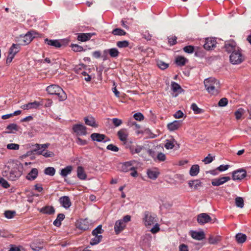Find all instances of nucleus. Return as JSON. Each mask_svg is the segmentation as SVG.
I'll list each match as a JSON object with an SVG mask.
<instances>
[{
  "instance_id": "obj_1",
  "label": "nucleus",
  "mask_w": 251,
  "mask_h": 251,
  "mask_svg": "<svg viewBox=\"0 0 251 251\" xmlns=\"http://www.w3.org/2000/svg\"><path fill=\"white\" fill-rule=\"evenodd\" d=\"M206 90L211 95H217L219 94L220 89V83L219 80L214 77H209L204 81Z\"/></svg>"
},
{
  "instance_id": "obj_2",
  "label": "nucleus",
  "mask_w": 251,
  "mask_h": 251,
  "mask_svg": "<svg viewBox=\"0 0 251 251\" xmlns=\"http://www.w3.org/2000/svg\"><path fill=\"white\" fill-rule=\"evenodd\" d=\"M46 90L49 94L55 95L59 101H63L67 99L66 94L58 85H50L47 87Z\"/></svg>"
},
{
  "instance_id": "obj_3",
  "label": "nucleus",
  "mask_w": 251,
  "mask_h": 251,
  "mask_svg": "<svg viewBox=\"0 0 251 251\" xmlns=\"http://www.w3.org/2000/svg\"><path fill=\"white\" fill-rule=\"evenodd\" d=\"M38 33L34 31L31 30L26 33L25 35H21L19 38L20 45L25 46L29 44L35 37Z\"/></svg>"
},
{
  "instance_id": "obj_4",
  "label": "nucleus",
  "mask_w": 251,
  "mask_h": 251,
  "mask_svg": "<svg viewBox=\"0 0 251 251\" xmlns=\"http://www.w3.org/2000/svg\"><path fill=\"white\" fill-rule=\"evenodd\" d=\"M230 62L233 64H240L245 60V56L242 53L241 49L233 52L229 56Z\"/></svg>"
},
{
  "instance_id": "obj_5",
  "label": "nucleus",
  "mask_w": 251,
  "mask_h": 251,
  "mask_svg": "<svg viewBox=\"0 0 251 251\" xmlns=\"http://www.w3.org/2000/svg\"><path fill=\"white\" fill-rule=\"evenodd\" d=\"M216 220V219H215L214 221H213L211 217L205 213H201L197 216V222L201 225L208 223H213Z\"/></svg>"
},
{
  "instance_id": "obj_6",
  "label": "nucleus",
  "mask_w": 251,
  "mask_h": 251,
  "mask_svg": "<svg viewBox=\"0 0 251 251\" xmlns=\"http://www.w3.org/2000/svg\"><path fill=\"white\" fill-rule=\"evenodd\" d=\"M69 40L68 39H64L63 40L59 41L58 40H50L46 38L45 39V43H47L48 45L51 46H53L55 48H60L62 46H65L67 45L69 43Z\"/></svg>"
},
{
  "instance_id": "obj_7",
  "label": "nucleus",
  "mask_w": 251,
  "mask_h": 251,
  "mask_svg": "<svg viewBox=\"0 0 251 251\" xmlns=\"http://www.w3.org/2000/svg\"><path fill=\"white\" fill-rule=\"evenodd\" d=\"M224 48L226 52L231 53L241 49L237 46L236 43L233 40L226 41L224 45Z\"/></svg>"
},
{
  "instance_id": "obj_8",
  "label": "nucleus",
  "mask_w": 251,
  "mask_h": 251,
  "mask_svg": "<svg viewBox=\"0 0 251 251\" xmlns=\"http://www.w3.org/2000/svg\"><path fill=\"white\" fill-rule=\"evenodd\" d=\"M86 127L82 124H75L73 126V130L77 135H85L87 134Z\"/></svg>"
},
{
  "instance_id": "obj_9",
  "label": "nucleus",
  "mask_w": 251,
  "mask_h": 251,
  "mask_svg": "<svg viewBox=\"0 0 251 251\" xmlns=\"http://www.w3.org/2000/svg\"><path fill=\"white\" fill-rule=\"evenodd\" d=\"M216 40L215 38L210 37L205 39V44L203 45V48L206 50H211L216 47Z\"/></svg>"
},
{
  "instance_id": "obj_10",
  "label": "nucleus",
  "mask_w": 251,
  "mask_h": 251,
  "mask_svg": "<svg viewBox=\"0 0 251 251\" xmlns=\"http://www.w3.org/2000/svg\"><path fill=\"white\" fill-rule=\"evenodd\" d=\"M247 172L244 169H239L234 171L232 173V179L235 180H242L246 177Z\"/></svg>"
},
{
  "instance_id": "obj_11",
  "label": "nucleus",
  "mask_w": 251,
  "mask_h": 251,
  "mask_svg": "<svg viewBox=\"0 0 251 251\" xmlns=\"http://www.w3.org/2000/svg\"><path fill=\"white\" fill-rule=\"evenodd\" d=\"M155 217L149 211H145L143 221L146 226H151L154 223Z\"/></svg>"
},
{
  "instance_id": "obj_12",
  "label": "nucleus",
  "mask_w": 251,
  "mask_h": 251,
  "mask_svg": "<svg viewBox=\"0 0 251 251\" xmlns=\"http://www.w3.org/2000/svg\"><path fill=\"white\" fill-rule=\"evenodd\" d=\"M126 224L123 222L121 220L116 222L114 226V230L116 234L118 235L126 227Z\"/></svg>"
},
{
  "instance_id": "obj_13",
  "label": "nucleus",
  "mask_w": 251,
  "mask_h": 251,
  "mask_svg": "<svg viewBox=\"0 0 251 251\" xmlns=\"http://www.w3.org/2000/svg\"><path fill=\"white\" fill-rule=\"evenodd\" d=\"M230 180L229 176H224L218 178H215L212 180L211 184L213 186H218L222 185Z\"/></svg>"
},
{
  "instance_id": "obj_14",
  "label": "nucleus",
  "mask_w": 251,
  "mask_h": 251,
  "mask_svg": "<svg viewBox=\"0 0 251 251\" xmlns=\"http://www.w3.org/2000/svg\"><path fill=\"white\" fill-rule=\"evenodd\" d=\"M89 223L87 219H80L76 224V227L79 229L85 231L89 228Z\"/></svg>"
},
{
  "instance_id": "obj_15",
  "label": "nucleus",
  "mask_w": 251,
  "mask_h": 251,
  "mask_svg": "<svg viewBox=\"0 0 251 251\" xmlns=\"http://www.w3.org/2000/svg\"><path fill=\"white\" fill-rule=\"evenodd\" d=\"M95 34V33H80L78 34L77 39L81 42H86Z\"/></svg>"
},
{
  "instance_id": "obj_16",
  "label": "nucleus",
  "mask_w": 251,
  "mask_h": 251,
  "mask_svg": "<svg viewBox=\"0 0 251 251\" xmlns=\"http://www.w3.org/2000/svg\"><path fill=\"white\" fill-rule=\"evenodd\" d=\"M43 103L41 102L34 101L32 102H29L26 104H24L21 106V108L24 110H28L30 109H37L40 106L42 105Z\"/></svg>"
},
{
  "instance_id": "obj_17",
  "label": "nucleus",
  "mask_w": 251,
  "mask_h": 251,
  "mask_svg": "<svg viewBox=\"0 0 251 251\" xmlns=\"http://www.w3.org/2000/svg\"><path fill=\"white\" fill-rule=\"evenodd\" d=\"M59 201L61 205L66 209L69 208L72 204L71 200L68 196H63L59 198Z\"/></svg>"
},
{
  "instance_id": "obj_18",
  "label": "nucleus",
  "mask_w": 251,
  "mask_h": 251,
  "mask_svg": "<svg viewBox=\"0 0 251 251\" xmlns=\"http://www.w3.org/2000/svg\"><path fill=\"white\" fill-rule=\"evenodd\" d=\"M120 165L121 166V170L124 172H127L133 169L132 161L126 162L124 163L120 164Z\"/></svg>"
},
{
  "instance_id": "obj_19",
  "label": "nucleus",
  "mask_w": 251,
  "mask_h": 251,
  "mask_svg": "<svg viewBox=\"0 0 251 251\" xmlns=\"http://www.w3.org/2000/svg\"><path fill=\"white\" fill-rule=\"evenodd\" d=\"M40 213L48 215H52L55 213V209L52 206L46 205L39 209Z\"/></svg>"
},
{
  "instance_id": "obj_20",
  "label": "nucleus",
  "mask_w": 251,
  "mask_h": 251,
  "mask_svg": "<svg viewBox=\"0 0 251 251\" xmlns=\"http://www.w3.org/2000/svg\"><path fill=\"white\" fill-rule=\"evenodd\" d=\"M128 132L126 128H122L117 132L119 139L123 142L126 141L128 137Z\"/></svg>"
},
{
  "instance_id": "obj_21",
  "label": "nucleus",
  "mask_w": 251,
  "mask_h": 251,
  "mask_svg": "<svg viewBox=\"0 0 251 251\" xmlns=\"http://www.w3.org/2000/svg\"><path fill=\"white\" fill-rule=\"evenodd\" d=\"M38 170L36 168H32L30 172L26 176V179L30 181L35 180L38 176Z\"/></svg>"
},
{
  "instance_id": "obj_22",
  "label": "nucleus",
  "mask_w": 251,
  "mask_h": 251,
  "mask_svg": "<svg viewBox=\"0 0 251 251\" xmlns=\"http://www.w3.org/2000/svg\"><path fill=\"white\" fill-rule=\"evenodd\" d=\"M181 125V122L180 121H175L172 123L168 124L167 127L170 131H174L178 129Z\"/></svg>"
},
{
  "instance_id": "obj_23",
  "label": "nucleus",
  "mask_w": 251,
  "mask_h": 251,
  "mask_svg": "<svg viewBox=\"0 0 251 251\" xmlns=\"http://www.w3.org/2000/svg\"><path fill=\"white\" fill-rule=\"evenodd\" d=\"M104 54H109L110 56L112 58H117L120 52L116 48H111L108 50H105L103 51Z\"/></svg>"
},
{
  "instance_id": "obj_24",
  "label": "nucleus",
  "mask_w": 251,
  "mask_h": 251,
  "mask_svg": "<svg viewBox=\"0 0 251 251\" xmlns=\"http://www.w3.org/2000/svg\"><path fill=\"white\" fill-rule=\"evenodd\" d=\"M127 148L129 149L130 153L132 154L135 153H140L141 151L144 148V147L142 146H139V145H129Z\"/></svg>"
},
{
  "instance_id": "obj_25",
  "label": "nucleus",
  "mask_w": 251,
  "mask_h": 251,
  "mask_svg": "<svg viewBox=\"0 0 251 251\" xmlns=\"http://www.w3.org/2000/svg\"><path fill=\"white\" fill-rule=\"evenodd\" d=\"M91 138L94 141L101 142L106 138L104 134L98 133H93L91 135Z\"/></svg>"
},
{
  "instance_id": "obj_26",
  "label": "nucleus",
  "mask_w": 251,
  "mask_h": 251,
  "mask_svg": "<svg viewBox=\"0 0 251 251\" xmlns=\"http://www.w3.org/2000/svg\"><path fill=\"white\" fill-rule=\"evenodd\" d=\"M191 235L193 238L198 240H201L205 238V234L203 231H193Z\"/></svg>"
},
{
  "instance_id": "obj_27",
  "label": "nucleus",
  "mask_w": 251,
  "mask_h": 251,
  "mask_svg": "<svg viewBox=\"0 0 251 251\" xmlns=\"http://www.w3.org/2000/svg\"><path fill=\"white\" fill-rule=\"evenodd\" d=\"M77 176L81 180H85L87 178V175L85 172L84 168L82 166H78L77 168Z\"/></svg>"
},
{
  "instance_id": "obj_28",
  "label": "nucleus",
  "mask_w": 251,
  "mask_h": 251,
  "mask_svg": "<svg viewBox=\"0 0 251 251\" xmlns=\"http://www.w3.org/2000/svg\"><path fill=\"white\" fill-rule=\"evenodd\" d=\"M188 62V60L182 56H178L175 60L176 63L179 66H184Z\"/></svg>"
},
{
  "instance_id": "obj_29",
  "label": "nucleus",
  "mask_w": 251,
  "mask_h": 251,
  "mask_svg": "<svg viewBox=\"0 0 251 251\" xmlns=\"http://www.w3.org/2000/svg\"><path fill=\"white\" fill-rule=\"evenodd\" d=\"M20 50V46L19 44H13L10 48L8 53L12 56H14L18 53Z\"/></svg>"
},
{
  "instance_id": "obj_30",
  "label": "nucleus",
  "mask_w": 251,
  "mask_h": 251,
  "mask_svg": "<svg viewBox=\"0 0 251 251\" xmlns=\"http://www.w3.org/2000/svg\"><path fill=\"white\" fill-rule=\"evenodd\" d=\"M85 123L88 126L96 127L98 125L96 124L95 118L93 117H87L84 119Z\"/></svg>"
},
{
  "instance_id": "obj_31",
  "label": "nucleus",
  "mask_w": 251,
  "mask_h": 251,
  "mask_svg": "<svg viewBox=\"0 0 251 251\" xmlns=\"http://www.w3.org/2000/svg\"><path fill=\"white\" fill-rule=\"evenodd\" d=\"M221 240L222 237L219 235H216L215 236L210 235L208 238V242L211 244H216L220 242Z\"/></svg>"
},
{
  "instance_id": "obj_32",
  "label": "nucleus",
  "mask_w": 251,
  "mask_h": 251,
  "mask_svg": "<svg viewBox=\"0 0 251 251\" xmlns=\"http://www.w3.org/2000/svg\"><path fill=\"white\" fill-rule=\"evenodd\" d=\"M65 218V215L63 213H60L58 214L57 218L53 222V225L57 226L59 227L61 225V221H62Z\"/></svg>"
},
{
  "instance_id": "obj_33",
  "label": "nucleus",
  "mask_w": 251,
  "mask_h": 251,
  "mask_svg": "<svg viewBox=\"0 0 251 251\" xmlns=\"http://www.w3.org/2000/svg\"><path fill=\"white\" fill-rule=\"evenodd\" d=\"M73 170V167L72 166H68L65 168L62 169L61 171L60 175L63 177H65L67 175L70 174Z\"/></svg>"
},
{
  "instance_id": "obj_34",
  "label": "nucleus",
  "mask_w": 251,
  "mask_h": 251,
  "mask_svg": "<svg viewBox=\"0 0 251 251\" xmlns=\"http://www.w3.org/2000/svg\"><path fill=\"white\" fill-rule=\"evenodd\" d=\"M159 173L156 171L152 170H148L147 171V175L148 177L152 179H155L157 178Z\"/></svg>"
},
{
  "instance_id": "obj_35",
  "label": "nucleus",
  "mask_w": 251,
  "mask_h": 251,
  "mask_svg": "<svg viewBox=\"0 0 251 251\" xmlns=\"http://www.w3.org/2000/svg\"><path fill=\"white\" fill-rule=\"evenodd\" d=\"M199 166L198 165H193L190 168L189 173L191 176H197L199 173Z\"/></svg>"
},
{
  "instance_id": "obj_36",
  "label": "nucleus",
  "mask_w": 251,
  "mask_h": 251,
  "mask_svg": "<svg viewBox=\"0 0 251 251\" xmlns=\"http://www.w3.org/2000/svg\"><path fill=\"white\" fill-rule=\"evenodd\" d=\"M236 239L238 243H243L247 239V236L245 234L239 233L236 235Z\"/></svg>"
},
{
  "instance_id": "obj_37",
  "label": "nucleus",
  "mask_w": 251,
  "mask_h": 251,
  "mask_svg": "<svg viewBox=\"0 0 251 251\" xmlns=\"http://www.w3.org/2000/svg\"><path fill=\"white\" fill-rule=\"evenodd\" d=\"M36 154L38 155H43L46 157H53L54 155L53 152L48 151H45L44 150L41 151H38Z\"/></svg>"
},
{
  "instance_id": "obj_38",
  "label": "nucleus",
  "mask_w": 251,
  "mask_h": 251,
  "mask_svg": "<svg viewBox=\"0 0 251 251\" xmlns=\"http://www.w3.org/2000/svg\"><path fill=\"white\" fill-rule=\"evenodd\" d=\"M6 129L9 130L8 131H6L4 132L6 133H13V130L15 131H18V127L17 125L15 124H11L9 125L6 127Z\"/></svg>"
},
{
  "instance_id": "obj_39",
  "label": "nucleus",
  "mask_w": 251,
  "mask_h": 251,
  "mask_svg": "<svg viewBox=\"0 0 251 251\" xmlns=\"http://www.w3.org/2000/svg\"><path fill=\"white\" fill-rule=\"evenodd\" d=\"M95 236V237L94 238L91 239L90 243V245L92 246L99 244L102 239V236L101 235Z\"/></svg>"
},
{
  "instance_id": "obj_40",
  "label": "nucleus",
  "mask_w": 251,
  "mask_h": 251,
  "mask_svg": "<svg viewBox=\"0 0 251 251\" xmlns=\"http://www.w3.org/2000/svg\"><path fill=\"white\" fill-rule=\"evenodd\" d=\"M112 34L114 35L123 36L125 35L126 33L123 29L119 28L114 29L112 31Z\"/></svg>"
},
{
  "instance_id": "obj_41",
  "label": "nucleus",
  "mask_w": 251,
  "mask_h": 251,
  "mask_svg": "<svg viewBox=\"0 0 251 251\" xmlns=\"http://www.w3.org/2000/svg\"><path fill=\"white\" fill-rule=\"evenodd\" d=\"M235 202L236 205L240 208H243L244 205V201L243 198L242 197H238L235 198Z\"/></svg>"
},
{
  "instance_id": "obj_42",
  "label": "nucleus",
  "mask_w": 251,
  "mask_h": 251,
  "mask_svg": "<svg viewBox=\"0 0 251 251\" xmlns=\"http://www.w3.org/2000/svg\"><path fill=\"white\" fill-rule=\"evenodd\" d=\"M55 173V170L53 167H49L44 170V173L50 176H53Z\"/></svg>"
},
{
  "instance_id": "obj_43",
  "label": "nucleus",
  "mask_w": 251,
  "mask_h": 251,
  "mask_svg": "<svg viewBox=\"0 0 251 251\" xmlns=\"http://www.w3.org/2000/svg\"><path fill=\"white\" fill-rule=\"evenodd\" d=\"M175 141L174 139L173 140H166L164 147L166 149L168 150L172 149L175 146Z\"/></svg>"
},
{
  "instance_id": "obj_44",
  "label": "nucleus",
  "mask_w": 251,
  "mask_h": 251,
  "mask_svg": "<svg viewBox=\"0 0 251 251\" xmlns=\"http://www.w3.org/2000/svg\"><path fill=\"white\" fill-rule=\"evenodd\" d=\"M191 108L193 110L194 113L196 114H198L203 112V110L199 108L197 105L195 103L192 104Z\"/></svg>"
},
{
  "instance_id": "obj_45",
  "label": "nucleus",
  "mask_w": 251,
  "mask_h": 251,
  "mask_svg": "<svg viewBox=\"0 0 251 251\" xmlns=\"http://www.w3.org/2000/svg\"><path fill=\"white\" fill-rule=\"evenodd\" d=\"M103 232V230L102 229V226L100 225L92 231V234L93 236H97L99 235V234H101Z\"/></svg>"
},
{
  "instance_id": "obj_46",
  "label": "nucleus",
  "mask_w": 251,
  "mask_h": 251,
  "mask_svg": "<svg viewBox=\"0 0 251 251\" xmlns=\"http://www.w3.org/2000/svg\"><path fill=\"white\" fill-rule=\"evenodd\" d=\"M70 47L72 48V50L75 52H80L81 51L85 50H84L82 46H80L77 44H71Z\"/></svg>"
},
{
  "instance_id": "obj_47",
  "label": "nucleus",
  "mask_w": 251,
  "mask_h": 251,
  "mask_svg": "<svg viewBox=\"0 0 251 251\" xmlns=\"http://www.w3.org/2000/svg\"><path fill=\"white\" fill-rule=\"evenodd\" d=\"M171 89L174 92H178L179 90H182L180 86L175 82H172L171 83Z\"/></svg>"
},
{
  "instance_id": "obj_48",
  "label": "nucleus",
  "mask_w": 251,
  "mask_h": 251,
  "mask_svg": "<svg viewBox=\"0 0 251 251\" xmlns=\"http://www.w3.org/2000/svg\"><path fill=\"white\" fill-rule=\"evenodd\" d=\"M129 42L127 41H118L116 43L117 46L120 48H126L129 46Z\"/></svg>"
},
{
  "instance_id": "obj_49",
  "label": "nucleus",
  "mask_w": 251,
  "mask_h": 251,
  "mask_svg": "<svg viewBox=\"0 0 251 251\" xmlns=\"http://www.w3.org/2000/svg\"><path fill=\"white\" fill-rule=\"evenodd\" d=\"M244 112H245V110L244 109H243L242 108L238 109L235 112V116L236 119L237 120L240 119L242 116L244 114Z\"/></svg>"
},
{
  "instance_id": "obj_50",
  "label": "nucleus",
  "mask_w": 251,
  "mask_h": 251,
  "mask_svg": "<svg viewBox=\"0 0 251 251\" xmlns=\"http://www.w3.org/2000/svg\"><path fill=\"white\" fill-rule=\"evenodd\" d=\"M4 215L6 218L11 219L15 216L16 212L15 211L6 210L4 212Z\"/></svg>"
},
{
  "instance_id": "obj_51",
  "label": "nucleus",
  "mask_w": 251,
  "mask_h": 251,
  "mask_svg": "<svg viewBox=\"0 0 251 251\" xmlns=\"http://www.w3.org/2000/svg\"><path fill=\"white\" fill-rule=\"evenodd\" d=\"M168 44L170 45V46H174L176 45L177 43V37L176 36L169 37L168 38Z\"/></svg>"
},
{
  "instance_id": "obj_52",
  "label": "nucleus",
  "mask_w": 251,
  "mask_h": 251,
  "mask_svg": "<svg viewBox=\"0 0 251 251\" xmlns=\"http://www.w3.org/2000/svg\"><path fill=\"white\" fill-rule=\"evenodd\" d=\"M157 66L161 70H165L169 67V64L164 62L162 61H157Z\"/></svg>"
},
{
  "instance_id": "obj_53",
  "label": "nucleus",
  "mask_w": 251,
  "mask_h": 251,
  "mask_svg": "<svg viewBox=\"0 0 251 251\" xmlns=\"http://www.w3.org/2000/svg\"><path fill=\"white\" fill-rule=\"evenodd\" d=\"M183 50L188 53H192L194 51V47L193 46H187L183 48Z\"/></svg>"
},
{
  "instance_id": "obj_54",
  "label": "nucleus",
  "mask_w": 251,
  "mask_h": 251,
  "mask_svg": "<svg viewBox=\"0 0 251 251\" xmlns=\"http://www.w3.org/2000/svg\"><path fill=\"white\" fill-rule=\"evenodd\" d=\"M228 103V100L226 98H222L218 102V106L220 107H224L227 105Z\"/></svg>"
},
{
  "instance_id": "obj_55",
  "label": "nucleus",
  "mask_w": 251,
  "mask_h": 251,
  "mask_svg": "<svg viewBox=\"0 0 251 251\" xmlns=\"http://www.w3.org/2000/svg\"><path fill=\"white\" fill-rule=\"evenodd\" d=\"M7 148L9 150H18L19 149V145L17 144L10 143L7 145Z\"/></svg>"
},
{
  "instance_id": "obj_56",
  "label": "nucleus",
  "mask_w": 251,
  "mask_h": 251,
  "mask_svg": "<svg viewBox=\"0 0 251 251\" xmlns=\"http://www.w3.org/2000/svg\"><path fill=\"white\" fill-rule=\"evenodd\" d=\"M133 117L136 120L139 121L143 120L144 118L143 115L140 112L135 113L133 115Z\"/></svg>"
},
{
  "instance_id": "obj_57",
  "label": "nucleus",
  "mask_w": 251,
  "mask_h": 251,
  "mask_svg": "<svg viewBox=\"0 0 251 251\" xmlns=\"http://www.w3.org/2000/svg\"><path fill=\"white\" fill-rule=\"evenodd\" d=\"M106 149L108 150H110L115 152L118 151L119 150V148L115 145H114L113 144L108 145L107 146Z\"/></svg>"
},
{
  "instance_id": "obj_58",
  "label": "nucleus",
  "mask_w": 251,
  "mask_h": 251,
  "mask_svg": "<svg viewBox=\"0 0 251 251\" xmlns=\"http://www.w3.org/2000/svg\"><path fill=\"white\" fill-rule=\"evenodd\" d=\"M76 142L77 144L83 146L87 144V141L86 140H83L80 138V137H77L76 139Z\"/></svg>"
},
{
  "instance_id": "obj_59",
  "label": "nucleus",
  "mask_w": 251,
  "mask_h": 251,
  "mask_svg": "<svg viewBox=\"0 0 251 251\" xmlns=\"http://www.w3.org/2000/svg\"><path fill=\"white\" fill-rule=\"evenodd\" d=\"M112 123L116 126H119L122 124V121L118 118H113L112 120Z\"/></svg>"
},
{
  "instance_id": "obj_60",
  "label": "nucleus",
  "mask_w": 251,
  "mask_h": 251,
  "mask_svg": "<svg viewBox=\"0 0 251 251\" xmlns=\"http://www.w3.org/2000/svg\"><path fill=\"white\" fill-rule=\"evenodd\" d=\"M213 160V157L211 156V154H209L208 156L205 157L202 160L203 162L205 163V164H209L212 162Z\"/></svg>"
},
{
  "instance_id": "obj_61",
  "label": "nucleus",
  "mask_w": 251,
  "mask_h": 251,
  "mask_svg": "<svg viewBox=\"0 0 251 251\" xmlns=\"http://www.w3.org/2000/svg\"><path fill=\"white\" fill-rule=\"evenodd\" d=\"M0 184L4 188H8L10 187V185L8 182L3 178L1 179V182H0Z\"/></svg>"
},
{
  "instance_id": "obj_62",
  "label": "nucleus",
  "mask_w": 251,
  "mask_h": 251,
  "mask_svg": "<svg viewBox=\"0 0 251 251\" xmlns=\"http://www.w3.org/2000/svg\"><path fill=\"white\" fill-rule=\"evenodd\" d=\"M157 159L160 161H164L166 160L165 154L162 152L158 153L157 155Z\"/></svg>"
},
{
  "instance_id": "obj_63",
  "label": "nucleus",
  "mask_w": 251,
  "mask_h": 251,
  "mask_svg": "<svg viewBox=\"0 0 251 251\" xmlns=\"http://www.w3.org/2000/svg\"><path fill=\"white\" fill-rule=\"evenodd\" d=\"M21 248H22V246H16L15 245H11V247L8 251H21Z\"/></svg>"
},
{
  "instance_id": "obj_64",
  "label": "nucleus",
  "mask_w": 251,
  "mask_h": 251,
  "mask_svg": "<svg viewBox=\"0 0 251 251\" xmlns=\"http://www.w3.org/2000/svg\"><path fill=\"white\" fill-rule=\"evenodd\" d=\"M179 251H189L188 246L184 244L180 245L179 246Z\"/></svg>"
}]
</instances>
